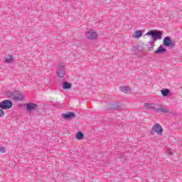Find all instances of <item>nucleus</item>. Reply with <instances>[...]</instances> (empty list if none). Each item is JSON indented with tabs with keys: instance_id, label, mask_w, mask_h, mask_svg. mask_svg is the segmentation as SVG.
I'll use <instances>...</instances> for the list:
<instances>
[{
	"instance_id": "nucleus-1",
	"label": "nucleus",
	"mask_w": 182,
	"mask_h": 182,
	"mask_svg": "<svg viewBox=\"0 0 182 182\" xmlns=\"http://www.w3.org/2000/svg\"><path fill=\"white\" fill-rule=\"evenodd\" d=\"M163 127L161 125H160V124H155L151 129V134H152V136H154L155 133L159 136H161V134H163Z\"/></svg>"
},
{
	"instance_id": "nucleus-2",
	"label": "nucleus",
	"mask_w": 182,
	"mask_h": 182,
	"mask_svg": "<svg viewBox=\"0 0 182 182\" xmlns=\"http://www.w3.org/2000/svg\"><path fill=\"white\" fill-rule=\"evenodd\" d=\"M146 35H147L148 36H152L154 39L160 40L161 39L163 33L154 30L146 33Z\"/></svg>"
},
{
	"instance_id": "nucleus-3",
	"label": "nucleus",
	"mask_w": 182,
	"mask_h": 182,
	"mask_svg": "<svg viewBox=\"0 0 182 182\" xmlns=\"http://www.w3.org/2000/svg\"><path fill=\"white\" fill-rule=\"evenodd\" d=\"M97 33L93 30H90L85 33V38L91 41L97 39Z\"/></svg>"
},
{
	"instance_id": "nucleus-4",
	"label": "nucleus",
	"mask_w": 182,
	"mask_h": 182,
	"mask_svg": "<svg viewBox=\"0 0 182 182\" xmlns=\"http://www.w3.org/2000/svg\"><path fill=\"white\" fill-rule=\"evenodd\" d=\"M10 97H12L14 100L21 101V100H23V97H25L23 96V93L16 92L11 93Z\"/></svg>"
},
{
	"instance_id": "nucleus-5",
	"label": "nucleus",
	"mask_w": 182,
	"mask_h": 182,
	"mask_svg": "<svg viewBox=\"0 0 182 182\" xmlns=\"http://www.w3.org/2000/svg\"><path fill=\"white\" fill-rule=\"evenodd\" d=\"M12 107V102L9 100H4L0 102V109H11Z\"/></svg>"
},
{
	"instance_id": "nucleus-6",
	"label": "nucleus",
	"mask_w": 182,
	"mask_h": 182,
	"mask_svg": "<svg viewBox=\"0 0 182 182\" xmlns=\"http://www.w3.org/2000/svg\"><path fill=\"white\" fill-rule=\"evenodd\" d=\"M60 67L57 70V75L58 77H63L65 76V64L61 63Z\"/></svg>"
},
{
	"instance_id": "nucleus-7",
	"label": "nucleus",
	"mask_w": 182,
	"mask_h": 182,
	"mask_svg": "<svg viewBox=\"0 0 182 182\" xmlns=\"http://www.w3.org/2000/svg\"><path fill=\"white\" fill-rule=\"evenodd\" d=\"M141 36H143V32H141V31L140 30L135 31L132 34V38L134 39H140Z\"/></svg>"
},
{
	"instance_id": "nucleus-8",
	"label": "nucleus",
	"mask_w": 182,
	"mask_h": 182,
	"mask_svg": "<svg viewBox=\"0 0 182 182\" xmlns=\"http://www.w3.org/2000/svg\"><path fill=\"white\" fill-rule=\"evenodd\" d=\"M163 43H164V46H171V43H173V41H171V39L168 37H165L164 38V41H163Z\"/></svg>"
},
{
	"instance_id": "nucleus-9",
	"label": "nucleus",
	"mask_w": 182,
	"mask_h": 182,
	"mask_svg": "<svg viewBox=\"0 0 182 182\" xmlns=\"http://www.w3.org/2000/svg\"><path fill=\"white\" fill-rule=\"evenodd\" d=\"M156 110H157V112H164V113H166L167 112H168V109H167V108L166 107H161V105H156L155 107Z\"/></svg>"
},
{
	"instance_id": "nucleus-10",
	"label": "nucleus",
	"mask_w": 182,
	"mask_h": 182,
	"mask_svg": "<svg viewBox=\"0 0 182 182\" xmlns=\"http://www.w3.org/2000/svg\"><path fill=\"white\" fill-rule=\"evenodd\" d=\"M63 117L64 119H73V117H75V113L68 112L65 114H63Z\"/></svg>"
},
{
	"instance_id": "nucleus-11",
	"label": "nucleus",
	"mask_w": 182,
	"mask_h": 182,
	"mask_svg": "<svg viewBox=\"0 0 182 182\" xmlns=\"http://www.w3.org/2000/svg\"><path fill=\"white\" fill-rule=\"evenodd\" d=\"M26 109H27L28 112H32V110H34V109H36V105L32 104V103H28L26 105Z\"/></svg>"
},
{
	"instance_id": "nucleus-12",
	"label": "nucleus",
	"mask_w": 182,
	"mask_h": 182,
	"mask_svg": "<svg viewBox=\"0 0 182 182\" xmlns=\"http://www.w3.org/2000/svg\"><path fill=\"white\" fill-rule=\"evenodd\" d=\"M154 53H158V54L166 53V48L160 46L158 48V49L154 52Z\"/></svg>"
},
{
	"instance_id": "nucleus-13",
	"label": "nucleus",
	"mask_w": 182,
	"mask_h": 182,
	"mask_svg": "<svg viewBox=\"0 0 182 182\" xmlns=\"http://www.w3.org/2000/svg\"><path fill=\"white\" fill-rule=\"evenodd\" d=\"M72 87V85L69 82H63V89L64 90H66V89H70Z\"/></svg>"
},
{
	"instance_id": "nucleus-14",
	"label": "nucleus",
	"mask_w": 182,
	"mask_h": 182,
	"mask_svg": "<svg viewBox=\"0 0 182 182\" xmlns=\"http://www.w3.org/2000/svg\"><path fill=\"white\" fill-rule=\"evenodd\" d=\"M121 90L124 92V93H130V89L127 87H122Z\"/></svg>"
},
{
	"instance_id": "nucleus-15",
	"label": "nucleus",
	"mask_w": 182,
	"mask_h": 182,
	"mask_svg": "<svg viewBox=\"0 0 182 182\" xmlns=\"http://www.w3.org/2000/svg\"><path fill=\"white\" fill-rule=\"evenodd\" d=\"M13 59H14V57L12 55H9V57H7L6 58V62L7 63H11L12 62Z\"/></svg>"
},
{
	"instance_id": "nucleus-16",
	"label": "nucleus",
	"mask_w": 182,
	"mask_h": 182,
	"mask_svg": "<svg viewBox=\"0 0 182 182\" xmlns=\"http://www.w3.org/2000/svg\"><path fill=\"white\" fill-rule=\"evenodd\" d=\"M169 93V91L168 89L161 90V94L163 95V96H167Z\"/></svg>"
},
{
	"instance_id": "nucleus-17",
	"label": "nucleus",
	"mask_w": 182,
	"mask_h": 182,
	"mask_svg": "<svg viewBox=\"0 0 182 182\" xmlns=\"http://www.w3.org/2000/svg\"><path fill=\"white\" fill-rule=\"evenodd\" d=\"M4 154V153H6V148L1 146L0 147V154Z\"/></svg>"
},
{
	"instance_id": "nucleus-18",
	"label": "nucleus",
	"mask_w": 182,
	"mask_h": 182,
	"mask_svg": "<svg viewBox=\"0 0 182 182\" xmlns=\"http://www.w3.org/2000/svg\"><path fill=\"white\" fill-rule=\"evenodd\" d=\"M75 137H83V133L80 132H77V134H75Z\"/></svg>"
},
{
	"instance_id": "nucleus-19",
	"label": "nucleus",
	"mask_w": 182,
	"mask_h": 182,
	"mask_svg": "<svg viewBox=\"0 0 182 182\" xmlns=\"http://www.w3.org/2000/svg\"><path fill=\"white\" fill-rule=\"evenodd\" d=\"M145 105L147 109H153V105L151 104H145Z\"/></svg>"
},
{
	"instance_id": "nucleus-20",
	"label": "nucleus",
	"mask_w": 182,
	"mask_h": 182,
	"mask_svg": "<svg viewBox=\"0 0 182 182\" xmlns=\"http://www.w3.org/2000/svg\"><path fill=\"white\" fill-rule=\"evenodd\" d=\"M5 116V112L2 109H0V117H4Z\"/></svg>"
},
{
	"instance_id": "nucleus-21",
	"label": "nucleus",
	"mask_w": 182,
	"mask_h": 182,
	"mask_svg": "<svg viewBox=\"0 0 182 182\" xmlns=\"http://www.w3.org/2000/svg\"><path fill=\"white\" fill-rule=\"evenodd\" d=\"M167 154H169V156H173V151H171V150H168L167 151Z\"/></svg>"
},
{
	"instance_id": "nucleus-22",
	"label": "nucleus",
	"mask_w": 182,
	"mask_h": 182,
	"mask_svg": "<svg viewBox=\"0 0 182 182\" xmlns=\"http://www.w3.org/2000/svg\"><path fill=\"white\" fill-rule=\"evenodd\" d=\"M78 140H81V139H82V137H77V138Z\"/></svg>"
}]
</instances>
